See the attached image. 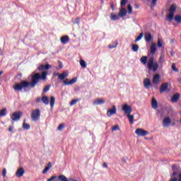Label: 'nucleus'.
<instances>
[{
	"label": "nucleus",
	"mask_w": 181,
	"mask_h": 181,
	"mask_svg": "<svg viewBox=\"0 0 181 181\" xmlns=\"http://www.w3.org/2000/svg\"><path fill=\"white\" fill-rule=\"evenodd\" d=\"M175 21L177 22V23H181V16H175Z\"/></svg>",
	"instance_id": "36"
},
{
	"label": "nucleus",
	"mask_w": 181,
	"mask_h": 181,
	"mask_svg": "<svg viewBox=\"0 0 181 181\" xmlns=\"http://www.w3.org/2000/svg\"><path fill=\"white\" fill-rule=\"evenodd\" d=\"M47 76V71H44L42 73V75L40 76V74L36 73L32 76V81L30 82V87L33 88L39 83V81L40 80H46Z\"/></svg>",
	"instance_id": "1"
},
{
	"label": "nucleus",
	"mask_w": 181,
	"mask_h": 181,
	"mask_svg": "<svg viewBox=\"0 0 181 181\" xmlns=\"http://www.w3.org/2000/svg\"><path fill=\"white\" fill-rule=\"evenodd\" d=\"M130 124H134V115L131 114L126 115Z\"/></svg>",
	"instance_id": "28"
},
{
	"label": "nucleus",
	"mask_w": 181,
	"mask_h": 181,
	"mask_svg": "<svg viewBox=\"0 0 181 181\" xmlns=\"http://www.w3.org/2000/svg\"><path fill=\"white\" fill-rule=\"evenodd\" d=\"M118 16L121 18H124V16H127V10L124 8H122L119 12Z\"/></svg>",
	"instance_id": "21"
},
{
	"label": "nucleus",
	"mask_w": 181,
	"mask_h": 181,
	"mask_svg": "<svg viewBox=\"0 0 181 181\" xmlns=\"http://www.w3.org/2000/svg\"><path fill=\"white\" fill-rule=\"evenodd\" d=\"M179 100H180V94H179L178 93L174 94L171 97V103H177Z\"/></svg>",
	"instance_id": "12"
},
{
	"label": "nucleus",
	"mask_w": 181,
	"mask_h": 181,
	"mask_svg": "<svg viewBox=\"0 0 181 181\" xmlns=\"http://www.w3.org/2000/svg\"><path fill=\"white\" fill-rule=\"evenodd\" d=\"M172 69L173 70V71H179V69H177L176 64H175V63L172 64Z\"/></svg>",
	"instance_id": "44"
},
{
	"label": "nucleus",
	"mask_w": 181,
	"mask_h": 181,
	"mask_svg": "<svg viewBox=\"0 0 181 181\" xmlns=\"http://www.w3.org/2000/svg\"><path fill=\"white\" fill-rule=\"evenodd\" d=\"M136 134L138 136H145V135H148L149 134L148 131L144 130L143 129H137L136 130Z\"/></svg>",
	"instance_id": "9"
},
{
	"label": "nucleus",
	"mask_w": 181,
	"mask_h": 181,
	"mask_svg": "<svg viewBox=\"0 0 181 181\" xmlns=\"http://www.w3.org/2000/svg\"><path fill=\"white\" fill-rule=\"evenodd\" d=\"M70 40V39L69 38V36L65 35L61 37V42L62 43L66 44Z\"/></svg>",
	"instance_id": "27"
},
{
	"label": "nucleus",
	"mask_w": 181,
	"mask_h": 181,
	"mask_svg": "<svg viewBox=\"0 0 181 181\" xmlns=\"http://www.w3.org/2000/svg\"><path fill=\"white\" fill-rule=\"evenodd\" d=\"M127 11L130 15L132 13V6L131 4L127 5Z\"/></svg>",
	"instance_id": "39"
},
{
	"label": "nucleus",
	"mask_w": 181,
	"mask_h": 181,
	"mask_svg": "<svg viewBox=\"0 0 181 181\" xmlns=\"http://www.w3.org/2000/svg\"><path fill=\"white\" fill-rule=\"evenodd\" d=\"M23 128H24V129H29V128H30V125H29V124L23 123Z\"/></svg>",
	"instance_id": "43"
},
{
	"label": "nucleus",
	"mask_w": 181,
	"mask_h": 181,
	"mask_svg": "<svg viewBox=\"0 0 181 181\" xmlns=\"http://www.w3.org/2000/svg\"><path fill=\"white\" fill-rule=\"evenodd\" d=\"M2 74H4V71H0V76H2Z\"/></svg>",
	"instance_id": "58"
},
{
	"label": "nucleus",
	"mask_w": 181,
	"mask_h": 181,
	"mask_svg": "<svg viewBox=\"0 0 181 181\" xmlns=\"http://www.w3.org/2000/svg\"><path fill=\"white\" fill-rule=\"evenodd\" d=\"M110 18H111V20L112 21H118L119 19V18L118 17V16L114 14V13H112L110 15Z\"/></svg>",
	"instance_id": "30"
},
{
	"label": "nucleus",
	"mask_w": 181,
	"mask_h": 181,
	"mask_svg": "<svg viewBox=\"0 0 181 181\" xmlns=\"http://www.w3.org/2000/svg\"><path fill=\"white\" fill-rule=\"evenodd\" d=\"M147 66L148 67V70H153V71H156L158 69H159V64L157 62H155V58L151 57L149 58Z\"/></svg>",
	"instance_id": "2"
},
{
	"label": "nucleus",
	"mask_w": 181,
	"mask_h": 181,
	"mask_svg": "<svg viewBox=\"0 0 181 181\" xmlns=\"http://www.w3.org/2000/svg\"><path fill=\"white\" fill-rule=\"evenodd\" d=\"M118 129H119V125H115L112 127V131H117Z\"/></svg>",
	"instance_id": "48"
},
{
	"label": "nucleus",
	"mask_w": 181,
	"mask_h": 181,
	"mask_svg": "<svg viewBox=\"0 0 181 181\" xmlns=\"http://www.w3.org/2000/svg\"><path fill=\"white\" fill-rule=\"evenodd\" d=\"M22 112H15L11 115L12 121H19L21 119V117H22Z\"/></svg>",
	"instance_id": "7"
},
{
	"label": "nucleus",
	"mask_w": 181,
	"mask_h": 181,
	"mask_svg": "<svg viewBox=\"0 0 181 181\" xmlns=\"http://www.w3.org/2000/svg\"><path fill=\"white\" fill-rule=\"evenodd\" d=\"M108 165L106 163H103V168H107Z\"/></svg>",
	"instance_id": "55"
},
{
	"label": "nucleus",
	"mask_w": 181,
	"mask_h": 181,
	"mask_svg": "<svg viewBox=\"0 0 181 181\" xmlns=\"http://www.w3.org/2000/svg\"><path fill=\"white\" fill-rule=\"evenodd\" d=\"M160 83V75L159 74H156L153 77V83L158 86Z\"/></svg>",
	"instance_id": "10"
},
{
	"label": "nucleus",
	"mask_w": 181,
	"mask_h": 181,
	"mask_svg": "<svg viewBox=\"0 0 181 181\" xmlns=\"http://www.w3.org/2000/svg\"><path fill=\"white\" fill-rule=\"evenodd\" d=\"M64 128V124H60L57 128L58 131H62Z\"/></svg>",
	"instance_id": "47"
},
{
	"label": "nucleus",
	"mask_w": 181,
	"mask_h": 181,
	"mask_svg": "<svg viewBox=\"0 0 181 181\" xmlns=\"http://www.w3.org/2000/svg\"><path fill=\"white\" fill-rule=\"evenodd\" d=\"M115 114H117V107L113 105L111 109L107 110V117H111V115H114Z\"/></svg>",
	"instance_id": "11"
},
{
	"label": "nucleus",
	"mask_w": 181,
	"mask_h": 181,
	"mask_svg": "<svg viewBox=\"0 0 181 181\" xmlns=\"http://www.w3.org/2000/svg\"><path fill=\"white\" fill-rule=\"evenodd\" d=\"M172 168L173 169V173L169 181H181V173H179L177 172V170H176L175 165H173Z\"/></svg>",
	"instance_id": "5"
},
{
	"label": "nucleus",
	"mask_w": 181,
	"mask_h": 181,
	"mask_svg": "<svg viewBox=\"0 0 181 181\" xmlns=\"http://www.w3.org/2000/svg\"><path fill=\"white\" fill-rule=\"evenodd\" d=\"M76 81H77V79L76 78H72L71 81H69V79L66 78L64 81V83L65 84V86H70L71 84H74Z\"/></svg>",
	"instance_id": "17"
},
{
	"label": "nucleus",
	"mask_w": 181,
	"mask_h": 181,
	"mask_svg": "<svg viewBox=\"0 0 181 181\" xmlns=\"http://www.w3.org/2000/svg\"><path fill=\"white\" fill-rule=\"evenodd\" d=\"M122 110L124 112L125 115H127L128 114H131V112H132V107L127 104H124L122 106Z\"/></svg>",
	"instance_id": "8"
},
{
	"label": "nucleus",
	"mask_w": 181,
	"mask_h": 181,
	"mask_svg": "<svg viewBox=\"0 0 181 181\" xmlns=\"http://www.w3.org/2000/svg\"><path fill=\"white\" fill-rule=\"evenodd\" d=\"M156 52V44L155 42H152L151 47V54H155Z\"/></svg>",
	"instance_id": "23"
},
{
	"label": "nucleus",
	"mask_w": 181,
	"mask_h": 181,
	"mask_svg": "<svg viewBox=\"0 0 181 181\" xmlns=\"http://www.w3.org/2000/svg\"><path fill=\"white\" fill-rule=\"evenodd\" d=\"M6 115V108L0 110V117H5Z\"/></svg>",
	"instance_id": "32"
},
{
	"label": "nucleus",
	"mask_w": 181,
	"mask_h": 181,
	"mask_svg": "<svg viewBox=\"0 0 181 181\" xmlns=\"http://www.w3.org/2000/svg\"><path fill=\"white\" fill-rule=\"evenodd\" d=\"M59 179L62 181H69V180H67V177H66V176L64 175H59Z\"/></svg>",
	"instance_id": "40"
},
{
	"label": "nucleus",
	"mask_w": 181,
	"mask_h": 181,
	"mask_svg": "<svg viewBox=\"0 0 181 181\" xmlns=\"http://www.w3.org/2000/svg\"><path fill=\"white\" fill-rule=\"evenodd\" d=\"M135 8H138L139 6L137 4H135Z\"/></svg>",
	"instance_id": "59"
},
{
	"label": "nucleus",
	"mask_w": 181,
	"mask_h": 181,
	"mask_svg": "<svg viewBox=\"0 0 181 181\" xmlns=\"http://www.w3.org/2000/svg\"><path fill=\"white\" fill-rule=\"evenodd\" d=\"M110 6H111L112 11H114V3H113V2H112V3L110 4Z\"/></svg>",
	"instance_id": "54"
},
{
	"label": "nucleus",
	"mask_w": 181,
	"mask_h": 181,
	"mask_svg": "<svg viewBox=\"0 0 181 181\" xmlns=\"http://www.w3.org/2000/svg\"><path fill=\"white\" fill-rule=\"evenodd\" d=\"M55 101H56V98H54V96H52L51 100H50V105H51L52 108H53V107H54Z\"/></svg>",
	"instance_id": "29"
},
{
	"label": "nucleus",
	"mask_w": 181,
	"mask_h": 181,
	"mask_svg": "<svg viewBox=\"0 0 181 181\" xmlns=\"http://www.w3.org/2000/svg\"><path fill=\"white\" fill-rule=\"evenodd\" d=\"M117 45H118V41H116L114 45H109V49H114V47H117Z\"/></svg>",
	"instance_id": "41"
},
{
	"label": "nucleus",
	"mask_w": 181,
	"mask_h": 181,
	"mask_svg": "<svg viewBox=\"0 0 181 181\" xmlns=\"http://www.w3.org/2000/svg\"><path fill=\"white\" fill-rule=\"evenodd\" d=\"M55 76H60V74H59V73L56 74Z\"/></svg>",
	"instance_id": "60"
},
{
	"label": "nucleus",
	"mask_w": 181,
	"mask_h": 181,
	"mask_svg": "<svg viewBox=\"0 0 181 181\" xmlns=\"http://www.w3.org/2000/svg\"><path fill=\"white\" fill-rule=\"evenodd\" d=\"M140 62L143 63V64H146V62H148V57H142Z\"/></svg>",
	"instance_id": "33"
},
{
	"label": "nucleus",
	"mask_w": 181,
	"mask_h": 181,
	"mask_svg": "<svg viewBox=\"0 0 181 181\" xmlns=\"http://www.w3.org/2000/svg\"><path fill=\"white\" fill-rule=\"evenodd\" d=\"M172 124V120H170V118L165 117L163 121V127H168L169 125Z\"/></svg>",
	"instance_id": "13"
},
{
	"label": "nucleus",
	"mask_w": 181,
	"mask_h": 181,
	"mask_svg": "<svg viewBox=\"0 0 181 181\" xmlns=\"http://www.w3.org/2000/svg\"><path fill=\"white\" fill-rule=\"evenodd\" d=\"M50 168H52V163H48V164L46 165L45 168L42 171V173H44V174L47 173V172H49V170H50Z\"/></svg>",
	"instance_id": "26"
},
{
	"label": "nucleus",
	"mask_w": 181,
	"mask_h": 181,
	"mask_svg": "<svg viewBox=\"0 0 181 181\" xmlns=\"http://www.w3.org/2000/svg\"><path fill=\"white\" fill-rule=\"evenodd\" d=\"M78 101V99L72 100L71 102L70 103V105H74V104H76Z\"/></svg>",
	"instance_id": "46"
},
{
	"label": "nucleus",
	"mask_w": 181,
	"mask_h": 181,
	"mask_svg": "<svg viewBox=\"0 0 181 181\" xmlns=\"http://www.w3.org/2000/svg\"><path fill=\"white\" fill-rule=\"evenodd\" d=\"M142 37H144V33L139 34V35L136 38L135 42H139V40H141Z\"/></svg>",
	"instance_id": "38"
},
{
	"label": "nucleus",
	"mask_w": 181,
	"mask_h": 181,
	"mask_svg": "<svg viewBox=\"0 0 181 181\" xmlns=\"http://www.w3.org/2000/svg\"><path fill=\"white\" fill-rule=\"evenodd\" d=\"M158 63L160 66H163V63H165V53H162L158 59Z\"/></svg>",
	"instance_id": "20"
},
{
	"label": "nucleus",
	"mask_w": 181,
	"mask_h": 181,
	"mask_svg": "<svg viewBox=\"0 0 181 181\" xmlns=\"http://www.w3.org/2000/svg\"><path fill=\"white\" fill-rule=\"evenodd\" d=\"M40 118V110L39 109L32 111L31 119L33 121H37Z\"/></svg>",
	"instance_id": "6"
},
{
	"label": "nucleus",
	"mask_w": 181,
	"mask_h": 181,
	"mask_svg": "<svg viewBox=\"0 0 181 181\" xmlns=\"http://www.w3.org/2000/svg\"><path fill=\"white\" fill-rule=\"evenodd\" d=\"M78 22H80V18H77L75 20V23H76L77 25H78Z\"/></svg>",
	"instance_id": "52"
},
{
	"label": "nucleus",
	"mask_w": 181,
	"mask_h": 181,
	"mask_svg": "<svg viewBox=\"0 0 181 181\" xmlns=\"http://www.w3.org/2000/svg\"><path fill=\"white\" fill-rule=\"evenodd\" d=\"M80 64L81 67H83V69H86V67H87V64H86L85 61L83 59L80 61Z\"/></svg>",
	"instance_id": "37"
},
{
	"label": "nucleus",
	"mask_w": 181,
	"mask_h": 181,
	"mask_svg": "<svg viewBox=\"0 0 181 181\" xmlns=\"http://www.w3.org/2000/svg\"><path fill=\"white\" fill-rule=\"evenodd\" d=\"M127 2H128V0H121L120 5L122 8V6H125L127 5Z\"/></svg>",
	"instance_id": "42"
},
{
	"label": "nucleus",
	"mask_w": 181,
	"mask_h": 181,
	"mask_svg": "<svg viewBox=\"0 0 181 181\" xmlns=\"http://www.w3.org/2000/svg\"><path fill=\"white\" fill-rule=\"evenodd\" d=\"M42 100L44 103V104H49V98H47V96H43Z\"/></svg>",
	"instance_id": "34"
},
{
	"label": "nucleus",
	"mask_w": 181,
	"mask_h": 181,
	"mask_svg": "<svg viewBox=\"0 0 181 181\" xmlns=\"http://www.w3.org/2000/svg\"><path fill=\"white\" fill-rule=\"evenodd\" d=\"M169 87V84L168 83H163L160 88V93H165V91H168Z\"/></svg>",
	"instance_id": "14"
},
{
	"label": "nucleus",
	"mask_w": 181,
	"mask_h": 181,
	"mask_svg": "<svg viewBox=\"0 0 181 181\" xmlns=\"http://www.w3.org/2000/svg\"><path fill=\"white\" fill-rule=\"evenodd\" d=\"M2 175L4 177H5V176H6V169H5V168L3 169Z\"/></svg>",
	"instance_id": "50"
},
{
	"label": "nucleus",
	"mask_w": 181,
	"mask_h": 181,
	"mask_svg": "<svg viewBox=\"0 0 181 181\" xmlns=\"http://www.w3.org/2000/svg\"><path fill=\"white\" fill-rule=\"evenodd\" d=\"M24 174L25 170L23 169V168H20L16 173V176H17V177H22V176H23Z\"/></svg>",
	"instance_id": "15"
},
{
	"label": "nucleus",
	"mask_w": 181,
	"mask_h": 181,
	"mask_svg": "<svg viewBox=\"0 0 181 181\" xmlns=\"http://www.w3.org/2000/svg\"><path fill=\"white\" fill-rule=\"evenodd\" d=\"M144 86L145 88H149L152 87V83H151V79L146 78L144 80Z\"/></svg>",
	"instance_id": "16"
},
{
	"label": "nucleus",
	"mask_w": 181,
	"mask_h": 181,
	"mask_svg": "<svg viewBox=\"0 0 181 181\" xmlns=\"http://www.w3.org/2000/svg\"><path fill=\"white\" fill-rule=\"evenodd\" d=\"M59 64L60 69H62V62H59Z\"/></svg>",
	"instance_id": "57"
},
{
	"label": "nucleus",
	"mask_w": 181,
	"mask_h": 181,
	"mask_svg": "<svg viewBox=\"0 0 181 181\" xmlns=\"http://www.w3.org/2000/svg\"><path fill=\"white\" fill-rule=\"evenodd\" d=\"M177 9V6L176 4H172L170 8L168 9V14L167 16V21L172 22L173 21V17L175 16V12Z\"/></svg>",
	"instance_id": "3"
},
{
	"label": "nucleus",
	"mask_w": 181,
	"mask_h": 181,
	"mask_svg": "<svg viewBox=\"0 0 181 181\" xmlns=\"http://www.w3.org/2000/svg\"><path fill=\"white\" fill-rule=\"evenodd\" d=\"M149 1H151V6H155L156 5V2H158V0H148Z\"/></svg>",
	"instance_id": "45"
},
{
	"label": "nucleus",
	"mask_w": 181,
	"mask_h": 181,
	"mask_svg": "<svg viewBox=\"0 0 181 181\" xmlns=\"http://www.w3.org/2000/svg\"><path fill=\"white\" fill-rule=\"evenodd\" d=\"M139 49V46H138V45H135V44L132 45V50L134 52H138Z\"/></svg>",
	"instance_id": "35"
},
{
	"label": "nucleus",
	"mask_w": 181,
	"mask_h": 181,
	"mask_svg": "<svg viewBox=\"0 0 181 181\" xmlns=\"http://www.w3.org/2000/svg\"><path fill=\"white\" fill-rule=\"evenodd\" d=\"M49 88H50V86H45L44 88V92L46 93V92L49 91Z\"/></svg>",
	"instance_id": "49"
},
{
	"label": "nucleus",
	"mask_w": 181,
	"mask_h": 181,
	"mask_svg": "<svg viewBox=\"0 0 181 181\" xmlns=\"http://www.w3.org/2000/svg\"><path fill=\"white\" fill-rule=\"evenodd\" d=\"M30 87V83L28 81H23L21 83H16L13 88L15 90V91H21L22 88H25L26 87Z\"/></svg>",
	"instance_id": "4"
},
{
	"label": "nucleus",
	"mask_w": 181,
	"mask_h": 181,
	"mask_svg": "<svg viewBox=\"0 0 181 181\" xmlns=\"http://www.w3.org/2000/svg\"><path fill=\"white\" fill-rule=\"evenodd\" d=\"M122 163H127V159H125L124 158H123L122 159Z\"/></svg>",
	"instance_id": "53"
},
{
	"label": "nucleus",
	"mask_w": 181,
	"mask_h": 181,
	"mask_svg": "<svg viewBox=\"0 0 181 181\" xmlns=\"http://www.w3.org/2000/svg\"><path fill=\"white\" fill-rule=\"evenodd\" d=\"M8 131H9L10 132H12V127H9V128H8Z\"/></svg>",
	"instance_id": "56"
},
{
	"label": "nucleus",
	"mask_w": 181,
	"mask_h": 181,
	"mask_svg": "<svg viewBox=\"0 0 181 181\" xmlns=\"http://www.w3.org/2000/svg\"><path fill=\"white\" fill-rule=\"evenodd\" d=\"M158 47H162L163 46V40L160 38L158 39V43H157Z\"/></svg>",
	"instance_id": "31"
},
{
	"label": "nucleus",
	"mask_w": 181,
	"mask_h": 181,
	"mask_svg": "<svg viewBox=\"0 0 181 181\" xmlns=\"http://www.w3.org/2000/svg\"><path fill=\"white\" fill-rule=\"evenodd\" d=\"M104 103H105V101L103 99L98 98L94 101L93 104H95L96 105H100L101 104H104Z\"/></svg>",
	"instance_id": "25"
},
{
	"label": "nucleus",
	"mask_w": 181,
	"mask_h": 181,
	"mask_svg": "<svg viewBox=\"0 0 181 181\" xmlns=\"http://www.w3.org/2000/svg\"><path fill=\"white\" fill-rule=\"evenodd\" d=\"M67 76H69V72L64 71L62 74L59 75V80H64V78H66Z\"/></svg>",
	"instance_id": "24"
},
{
	"label": "nucleus",
	"mask_w": 181,
	"mask_h": 181,
	"mask_svg": "<svg viewBox=\"0 0 181 181\" xmlns=\"http://www.w3.org/2000/svg\"><path fill=\"white\" fill-rule=\"evenodd\" d=\"M56 176H52L51 178H49L47 181H52V180H54V179H56Z\"/></svg>",
	"instance_id": "51"
},
{
	"label": "nucleus",
	"mask_w": 181,
	"mask_h": 181,
	"mask_svg": "<svg viewBox=\"0 0 181 181\" xmlns=\"http://www.w3.org/2000/svg\"><path fill=\"white\" fill-rule=\"evenodd\" d=\"M144 39L148 42H151V40H152V35H151V33H146L144 35Z\"/></svg>",
	"instance_id": "22"
},
{
	"label": "nucleus",
	"mask_w": 181,
	"mask_h": 181,
	"mask_svg": "<svg viewBox=\"0 0 181 181\" xmlns=\"http://www.w3.org/2000/svg\"><path fill=\"white\" fill-rule=\"evenodd\" d=\"M49 69H52V65L49 64L45 65H40L38 67V70L40 71L49 70Z\"/></svg>",
	"instance_id": "18"
},
{
	"label": "nucleus",
	"mask_w": 181,
	"mask_h": 181,
	"mask_svg": "<svg viewBox=\"0 0 181 181\" xmlns=\"http://www.w3.org/2000/svg\"><path fill=\"white\" fill-rule=\"evenodd\" d=\"M151 107L153 108V110H156V108H158V101L156 99H155V98H152Z\"/></svg>",
	"instance_id": "19"
}]
</instances>
